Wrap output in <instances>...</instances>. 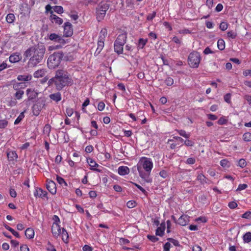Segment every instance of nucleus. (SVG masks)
<instances>
[{"label": "nucleus", "mask_w": 251, "mask_h": 251, "mask_svg": "<svg viewBox=\"0 0 251 251\" xmlns=\"http://www.w3.org/2000/svg\"><path fill=\"white\" fill-rule=\"evenodd\" d=\"M34 195L36 197L41 198H47V193L41 188H37L34 192Z\"/></svg>", "instance_id": "13"}, {"label": "nucleus", "mask_w": 251, "mask_h": 251, "mask_svg": "<svg viewBox=\"0 0 251 251\" xmlns=\"http://www.w3.org/2000/svg\"><path fill=\"white\" fill-rule=\"evenodd\" d=\"M19 81H28L31 79V75H20L17 77Z\"/></svg>", "instance_id": "28"}, {"label": "nucleus", "mask_w": 251, "mask_h": 251, "mask_svg": "<svg viewBox=\"0 0 251 251\" xmlns=\"http://www.w3.org/2000/svg\"><path fill=\"white\" fill-rule=\"evenodd\" d=\"M25 86V84L24 83H15L13 84V88L15 90H18L20 88H24Z\"/></svg>", "instance_id": "32"}, {"label": "nucleus", "mask_w": 251, "mask_h": 251, "mask_svg": "<svg viewBox=\"0 0 251 251\" xmlns=\"http://www.w3.org/2000/svg\"><path fill=\"white\" fill-rule=\"evenodd\" d=\"M25 235L28 239L33 238L34 235V230L31 228H27L25 231Z\"/></svg>", "instance_id": "26"}, {"label": "nucleus", "mask_w": 251, "mask_h": 251, "mask_svg": "<svg viewBox=\"0 0 251 251\" xmlns=\"http://www.w3.org/2000/svg\"><path fill=\"white\" fill-rule=\"evenodd\" d=\"M228 206L231 209H234L237 206V204L235 201H231L229 202Z\"/></svg>", "instance_id": "59"}, {"label": "nucleus", "mask_w": 251, "mask_h": 251, "mask_svg": "<svg viewBox=\"0 0 251 251\" xmlns=\"http://www.w3.org/2000/svg\"><path fill=\"white\" fill-rule=\"evenodd\" d=\"M24 94V92L22 90H19L16 92V93L15 94V96L18 100H20L22 98L23 95Z\"/></svg>", "instance_id": "42"}, {"label": "nucleus", "mask_w": 251, "mask_h": 251, "mask_svg": "<svg viewBox=\"0 0 251 251\" xmlns=\"http://www.w3.org/2000/svg\"><path fill=\"white\" fill-rule=\"evenodd\" d=\"M244 240L245 242L249 243L251 241V232L246 233L243 236Z\"/></svg>", "instance_id": "36"}, {"label": "nucleus", "mask_w": 251, "mask_h": 251, "mask_svg": "<svg viewBox=\"0 0 251 251\" xmlns=\"http://www.w3.org/2000/svg\"><path fill=\"white\" fill-rule=\"evenodd\" d=\"M62 228L60 226L56 223H53L51 227V232L53 236L57 237L61 234Z\"/></svg>", "instance_id": "9"}, {"label": "nucleus", "mask_w": 251, "mask_h": 251, "mask_svg": "<svg viewBox=\"0 0 251 251\" xmlns=\"http://www.w3.org/2000/svg\"><path fill=\"white\" fill-rule=\"evenodd\" d=\"M47 188L48 191L52 194H55L56 192V184L55 182L52 180L47 181Z\"/></svg>", "instance_id": "11"}, {"label": "nucleus", "mask_w": 251, "mask_h": 251, "mask_svg": "<svg viewBox=\"0 0 251 251\" xmlns=\"http://www.w3.org/2000/svg\"><path fill=\"white\" fill-rule=\"evenodd\" d=\"M189 217L186 215H183L178 219V224L181 226L187 225L189 222Z\"/></svg>", "instance_id": "14"}, {"label": "nucleus", "mask_w": 251, "mask_h": 251, "mask_svg": "<svg viewBox=\"0 0 251 251\" xmlns=\"http://www.w3.org/2000/svg\"><path fill=\"white\" fill-rule=\"evenodd\" d=\"M49 98L52 100L58 102L61 100V95L60 92L51 94L49 95Z\"/></svg>", "instance_id": "18"}, {"label": "nucleus", "mask_w": 251, "mask_h": 251, "mask_svg": "<svg viewBox=\"0 0 251 251\" xmlns=\"http://www.w3.org/2000/svg\"><path fill=\"white\" fill-rule=\"evenodd\" d=\"M105 107V104L104 102L101 101L100 102L98 105V109L100 111H102L104 109Z\"/></svg>", "instance_id": "54"}, {"label": "nucleus", "mask_w": 251, "mask_h": 251, "mask_svg": "<svg viewBox=\"0 0 251 251\" xmlns=\"http://www.w3.org/2000/svg\"><path fill=\"white\" fill-rule=\"evenodd\" d=\"M140 176L146 182L151 183V178L150 177L153 168V163L150 158L143 157L137 165Z\"/></svg>", "instance_id": "3"}, {"label": "nucleus", "mask_w": 251, "mask_h": 251, "mask_svg": "<svg viewBox=\"0 0 251 251\" xmlns=\"http://www.w3.org/2000/svg\"><path fill=\"white\" fill-rule=\"evenodd\" d=\"M165 82L167 86H172L174 83V79L170 77H168L165 80Z\"/></svg>", "instance_id": "44"}, {"label": "nucleus", "mask_w": 251, "mask_h": 251, "mask_svg": "<svg viewBox=\"0 0 251 251\" xmlns=\"http://www.w3.org/2000/svg\"><path fill=\"white\" fill-rule=\"evenodd\" d=\"M9 61L12 63H16L19 62L21 59V56L18 53H14L10 56Z\"/></svg>", "instance_id": "23"}, {"label": "nucleus", "mask_w": 251, "mask_h": 251, "mask_svg": "<svg viewBox=\"0 0 251 251\" xmlns=\"http://www.w3.org/2000/svg\"><path fill=\"white\" fill-rule=\"evenodd\" d=\"M7 156L8 159L11 161H16L18 158V155L15 151H10L7 152Z\"/></svg>", "instance_id": "17"}, {"label": "nucleus", "mask_w": 251, "mask_h": 251, "mask_svg": "<svg viewBox=\"0 0 251 251\" xmlns=\"http://www.w3.org/2000/svg\"><path fill=\"white\" fill-rule=\"evenodd\" d=\"M20 251H29V249L26 245H23L20 247Z\"/></svg>", "instance_id": "64"}, {"label": "nucleus", "mask_w": 251, "mask_h": 251, "mask_svg": "<svg viewBox=\"0 0 251 251\" xmlns=\"http://www.w3.org/2000/svg\"><path fill=\"white\" fill-rule=\"evenodd\" d=\"M92 250L93 248L87 245H84V246L83 247V251H92Z\"/></svg>", "instance_id": "63"}, {"label": "nucleus", "mask_w": 251, "mask_h": 251, "mask_svg": "<svg viewBox=\"0 0 251 251\" xmlns=\"http://www.w3.org/2000/svg\"><path fill=\"white\" fill-rule=\"evenodd\" d=\"M244 141L248 142L251 141V133L250 132L245 133L243 136Z\"/></svg>", "instance_id": "37"}, {"label": "nucleus", "mask_w": 251, "mask_h": 251, "mask_svg": "<svg viewBox=\"0 0 251 251\" xmlns=\"http://www.w3.org/2000/svg\"><path fill=\"white\" fill-rule=\"evenodd\" d=\"M56 180L59 184L62 185L64 184L65 186H67V183L62 177L57 176L56 177Z\"/></svg>", "instance_id": "40"}, {"label": "nucleus", "mask_w": 251, "mask_h": 251, "mask_svg": "<svg viewBox=\"0 0 251 251\" xmlns=\"http://www.w3.org/2000/svg\"><path fill=\"white\" fill-rule=\"evenodd\" d=\"M46 71L44 69H41L36 71L34 73V76L35 77L39 78L43 77L46 74Z\"/></svg>", "instance_id": "27"}, {"label": "nucleus", "mask_w": 251, "mask_h": 251, "mask_svg": "<svg viewBox=\"0 0 251 251\" xmlns=\"http://www.w3.org/2000/svg\"><path fill=\"white\" fill-rule=\"evenodd\" d=\"M45 104L44 102L37 103L34 104L32 107L33 113L35 116H38L39 114V112L44 107Z\"/></svg>", "instance_id": "10"}, {"label": "nucleus", "mask_w": 251, "mask_h": 251, "mask_svg": "<svg viewBox=\"0 0 251 251\" xmlns=\"http://www.w3.org/2000/svg\"><path fill=\"white\" fill-rule=\"evenodd\" d=\"M4 226L5 227V228L8 230L9 231H10L13 235H14L17 238H20V235L19 233L15 231L13 228H11L6 225H4Z\"/></svg>", "instance_id": "33"}, {"label": "nucleus", "mask_w": 251, "mask_h": 251, "mask_svg": "<svg viewBox=\"0 0 251 251\" xmlns=\"http://www.w3.org/2000/svg\"><path fill=\"white\" fill-rule=\"evenodd\" d=\"M148 41L147 39H144L143 38H140L139 40L138 44V48L140 49H143L145 45L146 44L147 42Z\"/></svg>", "instance_id": "31"}, {"label": "nucleus", "mask_w": 251, "mask_h": 251, "mask_svg": "<svg viewBox=\"0 0 251 251\" xmlns=\"http://www.w3.org/2000/svg\"><path fill=\"white\" fill-rule=\"evenodd\" d=\"M126 33H123L118 35L115 42L122 45H125L126 42Z\"/></svg>", "instance_id": "16"}, {"label": "nucleus", "mask_w": 251, "mask_h": 251, "mask_svg": "<svg viewBox=\"0 0 251 251\" xmlns=\"http://www.w3.org/2000/svg\"><path fill=\"white\" fill-rule=\"evenodd\" d=\"M62 237V240L65 243H67L68 242L69 235L68 233L66 231V230L64 228H62V230L61 231V234L60 235Z\"/></svg>", "instance_id": "25"}, {"label": "nucleus", "mask_w": 251, "mask_h": 251, "mask_svg": "<svg viewBox=\"0 0 251 251\" xmlns=\"http://www.w3.org/2000/svg\"><path fill=\"white\" fill-rule=\"evenodd\" d=\"M165 229V223H162L160 226L158 227L156 230V235L162 236L164 234V231Z\"/></svg>", "instance_id": "22"}, {"label": "nucleus", "mask_w": 251, "mask_h": 251, "mask_svg": "<svg viewBox=\"0 0 251 251\" xmlns=\"http://www.w3.org/2000/svg\"><path fill=\"white\" fill-rule=\"evenodd\" d=\"M176 131L180 136L185 138H189L190 137V134L187 133L184 130H177Z\"/></svg>", "instance_id": "35"}, {"label": "nucleus", "mask_w": 251, "mask_h": 251, "mask_svg": "<svg viewBox=\"0 0 251 251\" xmlns=\"http://www.w3.org/2000/svg\"><path fill=\"white\" fill-rule=\"evenodd\" d=\"M243 218L245 219H251V211H247L244 214H243L242 216Z\"/></svg>", "instance_id": "52"}, {"label": "nucleus", "mask_w": 251, "mask_h": 251, "mask_svg": "<svg viewBox=\"0 0 251 251\" xmlns=\"http://www.w3.org/2000/svg\"><path fill=\"white\" fill-rule=\"evenodd\" d=\"M51 130V126L50 125L47 124L44 127L43 133L44 134L49 136Z\"/></svg>", "instance_id": "29"}, {"label": "nucleus", "mask_w": 251, "mask_h": 251, "mask_svg": "<svg viewBox=\"0 0 251 251\" xmlns=\"http://www.w3.org/2000/svg\"><path fill=\"white\" fill-rule=\"evenodd\" d=\"M170 247H171V244L169 243V242H167L164 245V251H169Z\"/></svg>", "instance_id": "62"}, {"label": "nucleus", "mask_w": 251, "mask_h": 251, "mask_svg": "<svg viewBox=\"0 0 251 251\" xmlns=\"http://www.w3.org/2000/svg\"><path fill=\"white\" fill-rule=\"evenodd\" d=\"M26 93L29 100L35 99L38 95V93L31 89H28L26 90Z\"/></svg>", "instance_id": "19"}, {"label": "nucleus", "mask_w": 251, "mask_h": 251, "mask_svg": "<svg viewBox=\"0 0 251 251\" xmlns=\"http://www.w3.org/2000/svg\"><path fill=\"white\" fill-rule=\"evenodd\" d=\"M109 8V4L106 1L101 2L96 8L97 19L99 21H101L105 16L106 12Z\"/></svg>", "instance_id": "5"}, {"label": "nucleus", "mask_w": 251, "mask_h": 251, "mask_svg": "<svg viewBox=\"0 0 251 251\" xmlns=\"http://www.w3.org/2000/svg\"><path fill=\"white\" fill-rule=\"evenodd\" d=\"M54 11L58 14H61L63 12V8L61 6H55L53 7Z\"/></svg>", "instance_id": "38"}, {"label": "nucleus", "mask_w": 251, "mask_h": 251, "mask_svg": "<svg viewBox=\"0 0 251 251\" xmlns=\"http://www.w3.org/2000/svg\"><path fill=\"white\" fill-rule=\"evenodd\" d=\"M129 169L126 166H120L118 168V174L121 176H124L128 174Z\"/></svg>", "instance_id": "20"}, {"label": "nucleus", "mask_w": 251, "mask_h": 251, "mask_svg": "<svg viewBox=\"0 0 251 251\" xmlns=\"http://www.w3.org/2000/svg\"><path fill=\"white\" fill-rule=\"evenodd\" d=\"M198 180H200L201 182H205V177L202 174H199L197 177Z\"/></svg>", "instance_id": "58"}, {"label": "nucleus", "mask_w": 251, "mask_h": 251, "mask_svg": "<svg viewBox=\"0 0 251 251\" xmlns=\"http://www.w3.org/2000/svg\"><path fill=\"white\" fill-rule=\"evenodd\" d=\"M217 46L219 50H223L225 48V43L224 40L219 39L217 42Z\"/></svg>", "instance_id": "30"}, {"label": "nucleus", "mask_w": 251, "mask_h": 251, "mask_svg": "<svg viewBox=\"0 0 251 251\" xmlns=\"http://www.w3.org/2000/svg\"><path fill=\"white\" fill-rule=\"evenodd\" d=\"M49 39L50 40H53L56 41L60 44H65V42L63 39H62L60 36L58 35L55 33H51L50 34L49 36Z\"/></svg>", "instance_id": "15"}, {"label": "nucleus", "mask_w": 251, "mask_h": 251, "mask_svg": "<svg viewBox=\"0 0 251 251\" xmlns=\"http://www.w3.org/2000/svg\"><path fill=\"white\" fill-rule=\"evenodd\" d=\"M227 36L232 39H235L237 36L236 33L233 31H229L227 33Z\"/></svg>", "instance_id": "48"}, {"label": "nucleus", "mask_w": 251, "mask_h": 251, "mask_svg": "<svg viewBox=\"0 0 251 251\" xmlns=\"http://www.w3.org/2000/svg\"><path fill=\"white\" fill-rule=\"evenodd\" d=\"M195 159L194 158L190 157L187 159L186 163L188 164H193L195 163Z\"/></svg>", "instance_id": "61"}, {"label": "nucleus", "mask_w": 251, "mask_h": 251, "mask_svg": "<svg viewBox=\"0 0 251 251\" xmlns=\"http://www.w3.org/2000/svg\"><path fill=\"white\" fill-rule=\"evenodd\" d=\"M100 36L99 37L98 41V47L95 52V55H98L102 50L104 47V40L105 35H106V31L105 29L101 30L100 32Z\"/></svg>", "instance_id": "7"}, {"label": "nucleus", "mask_w": 251, "mask_h": 251, "mask_svg": "<svg viewBox=\"0 0 251 251\" xmlns=\"http://www.w3.org/2000/svg\"><path fill=\"white\" fill-rule=\"evenodd\" d=\"M247 165L246 161L244 159H240L238 161V166L241 168L245 167Z\"/></svg>", "instance_id": "46"}, {"label": "nucleus", "mask_w": 251, "mask_h": 251, "mask_svg": "<svg viewBox=\"0 0 251 251\" xmlns=\"http://www.w3.org/2000/svg\"><path fill=\"white\" fill-rule=\"evenodd\" d=\"M87 162L92 168V169L95 170L98 172H100L101 170L98 169H93L94 167H98L99 165L92 158H89L87 159Z\"/></svg>", "instance_id": "21"}, {"label": "nucleus", "mask_w": 251, "mask_h": 251, "mask_svg": "<svg viewBox=\"0 0 251 251\" xmlns=\"http://www.w3.org/2000/svg\"><path fill=\"white\" fill-rule=\"evenodd\" d=\"M227 27H228L227 24L225 22H222L220 24V26H219L220 28L223 31L226 30L227 28Z\"/></svg>", "instance_id": "45"}, {"label": "nucleus", "mask_w": 251, "mask_h": 251, "mask_svg": "<svg viewBox=\"0 0 251 251\" xmlns=\"http://www.w3.org/2000/svg\"><path fill=\"white\" fill-rule=\"evenodd\" d=\"M50 19L52 23H55L58 25H61L63 22V21L61 18L53 14V11H50Z\"/></svg>", "instance_id": "12"}, {"label": "nucleus", "mask_w": 251, "mask_h": 251, "mask_svg": "<svg viewBox=\"0 0 251 251\" xmlns=\"http://www.w3.org/2000/svg\"><path fill=\"white\" fill-rule=\"evenodd\" d=\"M201 61L200 54L197 51H193L190 53L188 61L190 66L192 68H198Z\"/></svg>", "instance_id": "6"}, {"label": "nucleus", "mask_w": 251, "mask_h": 251, "mask_svg": "<svg viewBox=\"0 0 251 251\" xmlns=\"http://www.w3.org/2000/svg\"><path fill=\"white\" fill-rule=\"evenodd\" d=\"M8 125V121L6 120H0V128H4Z\"/></svg>", "instance_id": "41"}, {"label": "nucleus", "mask_w": 251, "mask_h": 251, "mask_svg": "<svg viewBox=\"0 0 251 251\" xmlns=\"http://www.w3.org/2000/svg\"><path fill=\"white\" fill-rule=\"evenodd\" d=\"M148 238L153 242H155L158 240V238L154 235H148Z\"/></svg>", "instance_id": "53"}, {"label": "nucleus", "mask_w": 251, "mask_h": 251, "mask_svg": "<svg viewBox=\"0 0 251 251\" xmlns=\"http://www.w3.org/2000/svg\"><path fill=\"white\" fill-rule=\"evenodd\" d=\"M184 143L185 145H186L187 147H192L195 144L194 142H193L190 140H189V139L184 141Z\"/></svg>", "instance_id": "47"}, {"label": "nucleus", "mask_w": 251, "mask_h": 251, "mask_svg": "<svg viewBox=\"0 0 251 251\" xmlns=\"http://www.w3.org/2000/svg\"><path fill=\"white\" fill-rule=\"evenodd\" d=\"M124 45L114 43V50L118 54H122L123 52V46Z\"/></svg>", "instance_id": "24"}, {"label": "nucleus", "mask_w": 251, "mask_h": 251, "mask_svg": "<svg viewBox=\"0 0 251 251\" xmlns=\"http://www.w3.org/2000/svg\"><path fill=\"white\" fill-rule=\"evenodd\" d=\"M155 15H156L155 12H153L152 13L149 14L147 17V20H148V21L152 20L155 17Z\"/></svg>", "instance_id": "55"}, {"label": "nucleus", "mask_w": 251, "mask_h": 251, "mask_svg": "<svg viewBox=\"0 0 251 251\" xmlns=\"http://www.w3.org/2000/svg\"><path fill=\"white\" fill-rule=\"evenodd\" d=\"M17 101L16 100L10 99L8 101V105L9 106H14L16 105Z\"/></svg>", "instance_id": "51"}, {"label": "nucleus", "mask_w": 251, "mask_h": 251, "mask_svg": "<svg viewBox=\"0 0 251 251\" xmlns=\"http://www.w3.org/2000/svg\"><path fill=\"white\" fill-rule=\"evenodd\" d=\"M220 165L225 168H228L229 167V162L226 159L222 160L220 161Z\"/></svg>", "instance_id": "43"}, {"label": "nucleus", "mask_w": 251, "mask_h": 251, "mask_svg": "<svg viewBox=\"0 0 251 251\" xmlns=\"http://www.w3.org/2000/svg\"><path fill=\"white\" fill-rule=\"evenodd\" d=\"M15 19V17L14 15L12 13L8 14L6 17V21L8 23H12L14 22Z\"/></svg>", "instance_id": "34"}, {"label": "nucleus", "mask_w": 251, "mask_h": 251, "mask_svg": "<svg viewBox=\"0 0 251 251\" xmlns=\"http://www.w3.org/2000/svg\"><path fill=\"white\" fill-rule=\"evenodd\" d=\"M9 193L10 196L12 198H15L17 196V193L16 191L13 188L10 189Z\"/></svg>", "instance_id": "56"}, {"label": "nucleus", "mask_w": 251, "mask_h": 251, "mask_svg": "<svg viewBox=\"0 0 251 251\" xmlns=\"http://www.w3.org/2000/svg\"><path fill=\"white\" fill-rule=\"evenodd\" d=\"M127 206L129 208H132L136 206V202L133 201H128L126 203Z\"/></svg>", "instance_id": "50"}, {"label": "nucleus", "mask_w": 251, "mask_h": 251, "mask_svg": "<svg viewBox=\"0 0 251 251\" xmlns=\"http://www.w3.org/2000/svg\"><path fill=\"white\" fill-rule=\"evenodd\" d=\"M73 110L72 108H66V115L69 116L71 117L73 114Z\"/></svg>", "instance_id": "60"}, {"label": "nucleus", "mask_w": 251, "mask_h": 251, "mask_svg": "<svg viewBox=\"0 0 251 251\" xmlns=\"http://www.w3.org/2000/svg\"><path fill=\"white\" fill-rule=\"evenodd\" d=\"M248 187V185L246 184H240L239 185L236 191H239L243 190H245Z\"/></svg>", "instance_id": "49"}, {"label": "nucleus", "mask_w": 251, "mask_h": 251, "mask_svg": "<svg viewBox=\"0 0 251 251\" xmlns=\"http://www.w3.org/2000/svg\"><path fill=\"white\" fill-rule=\"evenodd\" d=\"M159 175L163 178H165L168 176L167 173L166 171L162 170L159 173Z\"/></svg>", "instance_id": "57"}, {"label": "nucleus", "mask_w": 251, "mask_h": 251, "mask_svg": "<svg viewBox=\"0 0 251 251\" xmlns=\"http://www.w3.org/2000/svg\"><path fill=\"white\" fill-rule=\"evenodd\" d=\"M63 57V53L61 51L54 52L50 55L48 59V66L50 69H54L58 66Z\"/></svg>", "instance_id": "4"}, {"label": "nucleus", "mask_w": 251, "mask_h": 251, "mask_svg": "<svg viewBox=\"0 0 251 251\" xmlns=\"http://www.w3.org/2000/svg\"><path fill=\"white\" fill-rule=\"evenodd\" d=\"M53 83L57 90H61L65 86L72 84V81L66 72L58 70L56 72L55 76L48 81L49 86Z\"/></svg>", "instance_id": "2"}, {"label": "nucleus", "mask_w": 251, "mask_h": 251, "mask_svg": "<svg viewBox=\"0 0 251 251\" xmlns=\"http://www.w3.org/2000/svg\"><path fill=\"white\" fill-rule=\"evenodd\" d=\"M24 112H22L20 113L19 116L18 117V118L16 119V120L14 122L15 125L18 124L21 120L24 118Z\"/></svg>", "instance_id": "39"}, {"label": "nucleus", "mask_w": 251, "mask_h": 251, "mask_svg": "<svg viewBox=\"0 0 251 251\" xmlns=\"http://www.w3.org/2000/svg\"><path fill=\"white\" fill-rule=\"evenodd\" d=\"M73 31L72 25L69 22H66L64 26V35L66 37H70L73 35Z\"/></svg>", "instance_id": "8"}, {"label": "nucleus", "mask_w": 251, "mask_h": 251, "mask_svg": "<svg viewBox=\"0 0 251 251\" xmlns=\"http://www.w3.org/2000/svg\"><path fill=\"white\" fill-rule=\"evenodd\" d=\"M45 50L46 48L43 45L27 49L25 51L24 55L26 57L31 56L28 62V66L33 67L39 63L43 58Z\"/></svg>", "instance_id": "1"}]
</instances>
